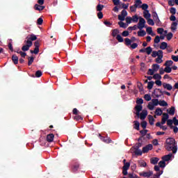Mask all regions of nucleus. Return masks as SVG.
<instances>
[{
  "label": "nucleus",
  "mask_w": 178,
  "mask_h": 178,
  "mask_svg": "<svg viewBox=\"0 0 178 178\" xmlns=\"http://www.w3.org/2000/svg\"><path fill=\"white\" fill-rule=\"evenodd\" d=\"M116 40H118V42H123L124 41L123 38L120 35H117Z\"/></svg>",
  "instance_id": "nucleus-49"
},
{
  "label": "nucleus",
  "mask_w": 178,
  "mask_h": 178,
  "mask_svg": "<svg viewBox=\"0 0 178 178\" xmlns=\"http://www.w3.org/2000/svg\"><path fill=\"white\" fill-rule=\"evenodd\" d=\"M162 113H163V111H162V109L161 108H157L156 109V111H155V114L157 115V116H161L162 115Z\"/></svg>",
  "instance_id": "nucleus-24"
},
{
  "label": "nucleus",
  "mask_w": 178,
  "mask_h": 178,
  "mask_svg": "<svg viewBox=\"0 0 178 178\" xmlns=\"http://www.w3.org/2000/svg\"><path fill=\"white\" fill-rule=\"evenodd\" d=\"M142 3H143V1H141V0H136V1H135L134 5H135V6H136V8H138V6H140Z\"/></svg>",
  "instance_id": "nucleus-45"
},
{
  "label": "nucleus",
  "mask_w": 178,
  "mask_h": 178,
  "mask_svg": "<svg viewBox=\"0 0 178 178\" xmlns=\"http://www.w3.org/2000/svg\"><path fill=\"white\" fill-rule=\"evenodd\" d=\"M139 165L140 168H145V166H147V163H145L144 161H139Z\"/></svg>",
  "instance_id": "nucleus-50"
},
{
  "label": "nucleus",
  "mask_w": 178,
  "mask_h": 178,
  "mask_svg": "<svg viewBox=\"0 0 178 178\" xmlns=\"http://www.w3.org/2000/svg\"><path fill=\"white\" fill-rule=\"evenodd\" d=\"M154 81H149L147 83V88L148 90H152V87H154Z\"/></svg>",
  "instance_id": "nucleus-38"
},
{
  "label": "nucleus",
  "mask_w": 178,
  "mask_h": 178,
  "mask_svg": "<svg viewBox=\"0 0 178 178\" xmlns=\"http://www.w3.org/2000/svg\"><path fill=\"white\" fill-rule=\"evenodd\" d=\"M153 79H154V80H161V79H162V76L159 74H155L153 76Z\"/></svg>",
  "instance_id": "nucleus-43"
},
{
  "label": "nucleus",
  "mask_w": 178,
  "mask_h": 178,
  "mask_svg": "<svg viewBox=\"0 0 178 178\" xmlns=\"http://www.w3.org/2000/svg\"><path fill=\"white\" fill-rule=\"evenodd\" d=\"M134 128L136 129V130H140V122L138 121H134Z\"/></svg>",
  "instance_id": "nucleus-30"
},
{
  "label": "nucleus",
  "mask_w": 178,
  "mask_h": 178,
  "mask_svg": "<svg viewBox=\"0 0 178 178\" xmlns=\"http://www.w3.org/2000/svg\"><path fill=\"white\" fill-rule=\"evenodd\" d=\"M152 148H153L152 145L149 144L143 148L142 152L143 154H145V153L148 152V151H151V149H152Z\"/></svg>",
  "instance_id": "nucleus-9"
},
{
  "label": "nucleus",
  "mask_w": 178,
  "mask_h": 178,
  "mask_svg": "<svg viewBox=\"0 0 178 178\" xmlns=\"http://www.w3.org/2000/svg\"><path fill=\"white\" fill-rule=\"evenodd\" d=\"M147 23L149 24V26H154L155 22H154V20L151 18L147 19Z\"/></svg>",
  "instance_id": "nucleus-47"
},
{
  "label": "nucleus",
  "mask_w": 178,
  "mask_h": 178,
  "mask_svg": "<svg viewBox=\"0 0 178 178\" xmlns=\"http://www.w3.org/2000/svg\"><path fill=\"white\" fill-rule=\"evenodd\" d=\"M168 119H169V115L166 113H163V117L161 119V124H165Z\"/></svg>",
  "instance_id": "nucleus-12"
},
{
  "label": "nucleus",
  "mask_w": 178,
  "mask_h": 178,
  "mask_svg": "<svg viewBox=\"0 0 178 178\" xmlns=\"http://www.w3.org/2000/svg\"><path fill=\"white\" fill-rule=\"evenodd\" d=\"M163 87L165 90H168V91L172 90V88H173V86H172V85H170L169 83H163Z\"/></svg>",
  "instance_id": "nucleus-15"
},
{
  "label": "nucleus",
  "mask_w": 178,
  "mask_h": 178,
  "mask_svg": "<svg viewBox=\"0 0 178 178\" xmlns=\"http://www.w3.org/2000/svg\"><path fill=\"white\" fill-rule=\"evenodd\" d=\"M104 8H105L104 5L98 4L96 7V10L97 12H102V9H104Z\"/></svg>",
  "instance_id": "nucleus-25"
},
{
  "label": "nucleus",
  "mask_w": 178,
  "mask_h": 178,
  "mask_svg": "<svg viewBox=\"0 0 178 178\" xmlns=\"http://www.w3.org/2000/svg\"><path fill=\"white\" fill-rule=\"evenodd\" d=\"M12 60H13L14 65H17V63H19V57H17V56H16V55H13Z\"/></svg>",
  "instance_id": "nucleus-17"
},
{
  "label": "nucleus",
  "mask_w": 178,
  "mask_h": 178,
  "mask_svg": "<svg viewBox=\"0 0 178 178\" xmlns=\"http://www.w3.org/2000/svg\"><path fill=\"white\" fill-rule=\"evenodd\" d=\"M35 77H41L42 76V72L41 70H38L35 74Z\"/></svg>",
  "instance_id": "nucleus-53"
},
{
  "label": "nucleus",
  "mask_w": 178,
  "mask_h": 178,
  "mask_svg": "<svg viewBox=\"0 0 178 178\" xmlns=\"http://www.w3.org/2000/svg\"><path fill=\"white\" fill-rule=\"evenodd\" d=\"M159 54L160 55L156 58V63H162V62H163L162 60V58H163V51L162 50H159Z\"/></svg>",
  "instance_id": "nucleus-8"
},
{
  "label": "nucleus",
  "mask_w": 178,
  "mask_h": 178,
  "mask_svg": "<svg viewBox=\"0 0 178 178\" xmlns=\"http://www.w3.org/2000/svg\"><path fill=\"white\" fill-rule=\"evenodd\" d=\"M28 60V66H31V65H33V62H34V57H29Z\"/></svg>",
  "instance_id": "nucleus-33"
},
{
  "label": "nucleus",
  "mask_w": 178,
  "mask_h": 178,
  "mask_svg": "<svg viewBox=\"0 0 178 178\" xmlns=\"http://www.w3.org/2000/svg\"><path fill=\"white\" fill-rule=\"evenodd\" d=\"M136 104L138 105H143V104H144V100L142 98H138L136 100Z\"/></svg>",
  "instance_id": "nucleus-46"
},
{
  "label": "nucleus",
  "mask_w": 178,
  "mask_h": 178,
  "mask_svg": "<svg viewBox=\"0 0 178 178\" xmlns=\"http://www.w3.org/2000/svg\"><path fill=\"white\" fill-rule=\"evenodd\" d=\"M171 30L172 31H176L177 30V22H174L171 24Z\"/></svg>",
  "instance_id": "nucleus-22"
},
{
  "label": "nucleus",
  "mask_w": 178,
  "mask_h": 178,
  "mask_svg": "<svg viewBox=\"0 0 178 178\" xmlns=\"http://www.w3.org/2000/svg\"><path fill=\"white\" fill-rule=\"evenodd\" d=\"M25 42L26 44L24 45L22 48V51H24V52L29 51L30 49V47H31V45H33V42H31V40H25Z\"/></svg>",
  "instance_id": "nucleus-4"
},
{
  "label": "nucleus",
  "mask_w": 178,
  "mask_h": 178,
  "mask_svg": "<svg viewBox=\"0 0 178 178\" xmlns=\"http://www.w3.org/2000/svg\"><path fill=\"white\" fill-rule=\"evenodd\" d=\"M138 19H140V17L137 15H134L131 17V20L134 23H137V22H138Z\"/></svg>",
  "instance_id": "nucleus-39"
},
{
  "label": "nucleus",
  "mask_w": 178,
  "mask_h": 178,
  "mask_svg": "<svg viewBox=\"0 0 178 178\" xmlns=\"http://www.w3.org/2000/svg\"><path fill=\"white\" fill-rule=\"evenodd\" d=\"M118 24L122 29H127V27L129 26V24L123 22L122 21L119 22Z\"/></svg>",
  "instance_id": "nucleus-19"
},
{
  "label": "nucleus",
  "mask_w": 178,
  "mask_h": 178,
  "mask_svg": "<svg viewBox=\"0 0 178 178\" xmlns=\"http://www.w3.org/2000/svg\"><path fill=\"white\" fill-rule=\"evenodd\" d=\"M159 166L160 168H165L166 166V162L162 159V161H159Z\"/></svg>",
  "instance_id": "nucleus-34"
},
{
  "label": "nucleus",
  "mask_w": 178,
  "mask_h": 178,
  "mask_svg": "<svg viewBox=\"0 0 178 178\" xmlns=\"http://www.w3.org/2000/svg\"><path fill=\"white\" fill-rule=\"evenodd\" d=\"M151 52H152V48L151 47H147L146 48V53L147 55H151Z\"/></svg>",
  "instance_id": "nucleus-52"
},
{
  "label": "nucleus",
  "mask_w": 178,
  "mask_h": 178,
  "mask_svg": "<svg viewBox=\"0 0 178 178\" xmlns=\"http://www.w3.org/2000/svg\"><path fill=\"white\" fill-rule=\"evenodd\" d=\"M135 109L136 111V116H140V112H141L143 111V106L141 105H137L136 106H135Z\"/></svg>",
  "instance_id": "nucleus-13"
},
{
  "label": "nucleus",
  "mask_w": 178,
  "mask_h": 178,
  "mask_svg": "<svg viewBox=\"0 0 178 178\" xmlns=\"http://www.w3.org/2000/svg\"><path fill=\"white\" fill-rule=\"evenodd\" d=\"M172 59L174 62H178V56H172Z\"/></svg>",
  "instance_id": "nucleus-64"
},
{
  "label": "nucleus",
  "mask_w": 178,
  "mask_h": 178,
  "mask_svg": "<svg viewBox=\"0 0 178 178\" xmlns=\"http://www.w3.org/2000/svg\"><path fill=\"white\" fill-rule=\"evenodd\" d=\"M145 27V19L141 17H139V22L138 24V29L141 30Z\"/></svg>",
  "instance_id": "nucleus-5"
},
{
  "label": "nucleus",
  "mask_w": 178,
  "mask_h": 178,
  "mask_svg": "<svg viewBox=\"0 0 178 178\" xmlns=\"http://www.w3.org/2000/svg\"><path fill=\"white\" fill-rule=\"evenodd\" d=\"M151 102L154 106H158L159 105V100L158 99H152Z\"/></svg>",
  "instance_id": "nucleus-28"
},
{
  "label": "nucleus",
  "mask_w": 178,
  "mask_h": 178,
  "mask_svg": "<svg viewBox=\"0 0 178 178\" xmlns=\"http://www.w3.org/2000/svg\"><path fill=\"white\" fill-rule=\"evenodd\" d=\"M147 108L149 111H154L155 106L150 102L147 105Z\"/></svg>",
  "instance_id": "nucleus-36"
},
{
  "label": "nucleus",
  "mask_w": 178,
  "mask_h": 178,
  "mask_svg": "<svg viewBox=\"0 0 178 178\" xmlns=\"http://www.w3.org/2000/svg\"><path fill=\"white\" fill-rule=\"evenodd\" d=\"M158 91L159 92L160 94H166L168 97H170V92H162L161 89H156L154 90V92H153L154 95L155 96L156 98H159L161 97V95H158Z\"/></svg>",
  "instance_id": "nucleus-2"
},
{
  "label": "nucleus",
  "mask_w": 178,
  "mask_h": 178,
  "mask_svg": "<svg viewBox=\"0 0 178 178\" xmlns=\"http://www.w3.org/2000/svg\"><path fill=\"white\" fill-rule=\"evenodd\" d=\"M152 175H154V172L151 170L143 171V172H140L139 173V175L141 176L142 177H147V178L151 177V176H152Z\"/></svg>",
  "instance_id": "nucleus-3"
},
{
  "label": "nucleus",
  "mask_w": 178,
  "mask_h": 178,
  "mask_svg": "<svg viewBox=\"0 0 178 178\" xmlns=\"http://www.w3.org/2000/svg\"><path fill=\"white\" fill-rule=\"evenodd\" d=\"M99 137L100 138V140L102 141H103V143H106V144H109V143H111V138L108 137V136H101V134H99Z\"/></svg>",
  "instance_id": "nucleus-7"
},
{
  "label": "nucleus",
  "mask_w": 178,
  "mask_h": 178,
  "mask_svg": "<svg viewBox=\"0 0 178 178\" xmlns=\"http://www.w3.org/2000/svg\"><path fill=\"white\" fill-rule=\"evenodd\" d=\"M146 31L147 33V34L150 35V34H152V27H147L146 29Z\"/></svg>",
  "instance_id": "nucleus-58"
},
{
  "label": "nucleus",
  "mask_w": 178,
  "mask_h": 178,
  "mask_svg": "<svg viewBox=\"0 0 178 178\" xmlns=\"http://www.w3.org/2000/svg\"><path fill=\"white\" fill-rule=\"evenodd\" d=\"M8 48L10 51H12V52H13V46L12 44V40H8Z\"/></svg>",
  "instance_id": "nucleus-44"
},
{
  "label": "nucleus",
  "mask_w": 178,
  "mask_h": 178,
  "mask_svg": "<svg viewBox=\"0 0 178 178\" xmlns=\"http://www.w3.org/2000/svg\"><path fill=\"white\" fill-rule=\"evenodd\" d=\"M171 38H173V33H169L168 34H167V40H168V41H170Z\"/></svg>",
  "instance_id": "nucleus-63"
},
{
  "label": "nucleus",
  "mask_w": 178,
  "mask_h": 178,
  "mask_svg": "<svg viewBox=\"0 0 178 178\" xmlns=\"http://www.w3.org/2000/svg\"><path fill=\"white\" fill-rule=\"evenodd\" d=\"M143 16L146 20L151 18V14L148 10H146L143 12Z\"/></svg>",
  "instance_id": "nucleus-16"
},
{
  "label": "nucleus",
  "mask_w": 178,
  "mask_h": 178,
  "mask_svg": "<svg viewBox=\"0 0 178 178\" xmlns=\"http://www.w3.org/2000/svg\"><path fill=\"white\" fill-rule=\"evenodd\" d=\"M172 158H173V154L170 153L167 155L163 156L162 157V160L165 162H168V161H170V159H172Z\"/></svg>",
  "instance_id": "nucleus-10"
},
{
  "label": "nucleus",
  "mask_w": 178,
  "mask_h": 178,
  "mask_svg": "<svg viewBox=\"0 0 178 178\" xmlns=\"http://www.w3.org/2000/svg\"><path fill=\"white\" fill-rule=\"evenodd\" d=\"M130 168V163H124V166L122 167V169H127L129 170Z\"/></svg>",
  "instance_id": "nucleus-54"
},
{
  "label": "nucleus",
  "mask_w": 178,
  "mask_h": 178,
  "mask_svg": "<svg viewBox=\"0 0 178 178\" xmlns=\"http://www.w3.org/2000/svg\"><path fill=\"white\" fill-rule=\"evenodd\" d=\"M113 2L115 6H119V8H120L122 5V2H120V0H113Z\"/></svg>",
  "instance_id": "nucleus-32"
},
{
  "label": "nucleus",
  "mask_w": 178,
  "mask_h": 178,
  "mask_svg": "<svg viewBox=\"0 0 178 178\" xmlns=\"http://www.w3.org/2000/svg\"><path fill=\"white\" fill-rule=\"evenodd\" d=\"M130 10L131 12H136L137 10V7L135 5L131 6Z\"/></svg>",
  "instance_id": "nucleus-59"
},
{
  "label": "nucleus",
  "mask_w": 178,
  "mask_h": 178,
  "mask_svg": "<svg viewBox=\"0 0 178 178\" xmlns=\"http://www.w3.org/2000/svg\"><path fill=\"white\" fill-rule=\"evenodd\" d=\"M172 65H173V61L172 60H167L165 63V66L170 67V66H172Z\"/></svg>",
  "instance_id": "nucleus-42"
},
{
  "label": "nucleus",
  "mask_w": 178,
  "mask_h": 178,
  "mask_svg": "<svg viewBox=\"0 0 178 178\" xmlns=\"http://www.w3.org/2000/svg\"><path fill=\"white\" fill-rule=\"evenodd\" d=\"M148 115V111L147 110H143L140 114H139L140 119L144 120Z\"/></svg>",
  "instance_id": "nucleus-11"
},
{
  "label": "nucleus",
  "mask_w": 178,
  "mask_h": 178,
  "mask_svg": "<svg viewBox=\"0 0 178 178\" xmlns=\"http://www.w3.org/2000/svg\"><path fill=\"white\" fill-rule=\"evenodd\" d=\"M134 154L135 155H143V150L141 151V149L134 147Z\"/></svg>",
  "instance_id": "nucleus-23"
},
{
  "label": "nucleus",
  "mask_w": 178,
  "mask_h": 178,
  "mask_svg": "<svg viewBox=\"0 0 178 178\" xmlns=\"http://www.w3.org/2000/svg\"><path fill=\"white\" fill-rule=\"evenodd\" d=\"M175 107L174 106L171 107L170 108V111H168L169 115H170L171 116H173V115H175Z\"/></svg>",
  "instance_id": "nucleus-41"
},
{
  "label": "nucleus",
  "mask_w": 178,
  "mask_h": 178,
  "mask_svg": "<svg viewBox=\"0 0 178 178\" xmlns=\"http://www.w3.org/2000/svg\"><path fill=\"white\" fill-rule=\"evenodd\" d=\"M161 55V53H159V50L158 51H153L152 54V58H156V56H159Z\"/></svg>",
  "instance_id": "nucleus-29"
},
{
  "label": "nucleus",
  "mask_w": 178,
  "mask_h": 178,
  "mask_svg": "<svg viewBox=\"0 0 178 178\" xmlns=\"http://www.w3.org/2000/svg\"><path fill=\"white\" fill-rule=\"evenodd\" d=\"M172 123H174L175 126H178V120L176 118V117L173 118Z\"/></svg>",
  "instance_id": "nucleus-62"
},
{
  "label": "nucleus",
  "mask_w": 178,
  "mask_h": 178,
  "mask_svg": "<svg viewBox=\"0 0 178 178\" xmlns=\"http://www.w3.org/2000/svg\"><path fill=\"white\" fill-rule=\"evenodd\" d=\"M149 119V123L151 126H154V122H155V119H154V117L151 115H148Z\"/></svg>",
  "instance_id": "nucleus-20"
},
{
  "label": "nucleus",
  "mask_w": 178,
  "mask_h": 178,
  "mask_svg": "<svg viewBox=\"0 0 178 178\" xmlns=\"http://www.w3.org/2000/svg\"><path fill=\"white\" fill-rule=\"evenodd\" d=\"M170 13H172V15H176V8L175 7H172L170 9Z\"/></svg>",
  "instance_id": "nucleus-61"
},
{
  "label": "nucleus",
  "mask_w": 178,
  "mask_h": 178,
  "mask_svg": "<svg viewBox=\"0 0 178 178\" xmlns=\"http://www.w3.org/2000/svg\"><path fill=\"white\" fill-rule=\"evenodd\" d=\"M127 16V11L126 10H122L121 12V15H118V20H120V22H124Z\"/></svg>",
  "instance_id": "nucleus-6"
},
{
  "label": "nucleus",
  "mask_w": 178,
  "mask_h": 178,
  "mask_svg": "<svg viewBox=\"0 0 178 178\" xmlns=\"http://www.w3.org/2000/svg\"><path fill=\"white\" fill-rule=\"evenodd\" d=\"M54 138H55V135H54V134H50L47 136V141L48 143H52L54 141Z\"/></svg>",
  "instance_id": "nucleus-14"
},
{
  "label": "nucleus",
  "mask_w": 178,
  "mask_h": 178,
  "mask_svg": "<svg viewBox=\"0 0 178 178\" xmlns=\"http://www.w3.org/2000/svg\"><path fill=\"white\" fill-rule=\"evenodd\" d=\"M165 148L167 151H172V154H176V152H177V144H176V140L173 138H167Z\"/></svg>",
  "instance_id": "nucleus-1"
},
{
  "label": "nucleus",
  "mask_w": 178,
  "mask_h": 178,
  "mask_svg": "<svg viewBox=\"0 0 178 178\" xmlns=\"http://www.w3.org/2000/svg\"><path fill=\"white\" fill-rule=\"evenodd\" d=\"M35 9L36 10H39V11L44 10V9H45V6H40V5H38V4H35Z\"/></svg>",
  "instance_id": "nucleus-21"
},
{
  "label": "nucleus",
  "mask_w": 178,
  "mask_h": 178,
  "mask_svg": "<svg viewBox=\"0 0 178 178\" xmlns=\"http://www.w3.org/2000/svg\"><path fill=\"white\" fill-rule=\"evenodd\" d=\"M159 161V159H158L157 157H153L150 159V163L152 165H156V163H158Z\"/></svg>",
  "instance_id": "nucleus-18"
},
{
  "label": "nucleus",
  "mask_w": 178,
  "mask_h": 178,
  "mask_svg": "<svg viewBox=\"0 0 178 178\" xmlns=\"http://www.w3.org/2000/svg\"><path fill=\"white\" fill-rule=\"evenodd\" d=\"M40 52V49L35 47L34 50H31V54H35V55H37Z\"/></svg>",
  "instance_id": "nucleus-48"
},
{
  "label": "nucleus",
  "mask_w": 178,
  "mask_h": 178,
  "mask_svg": "<svg viewBox=\"0 0 178 178\" xmlns=\"http://www.w3.org/2000/svg\"><path fill=\"white\" fill-rule=\"evenodd\" d=\"M168 48V43L166 42H161L160 49H166Z\"/></svg>",
  "instance_id": "nucleus-26"
},
{
  "label": "nucleus",
  "mask_w": 178,
  "mask_h": 178,
  "mask_svg": "<svg viewBox=\"0 0 178 178\" xmlns=\"http://www.w3.org/2000/svg\"><path fill=\"white\" fill-rule=\"evenodd\" d=\"M140 8H142L143 10H147V9H148V4L143 3Z\"/></svg>",
  "instance_id": "nucleus-57"
},
{
  "label": "nucleus",
  "mask_w": 178,
  "mask_h": 178,
  "mask_svg": "<svg viewBox=\"0 0 178 178\" xmlns=\"http://www.w3.org/2000/svg\"><path fill=\"white\" fill-rule=\"evenodd\" d=\"M164 72H165V73H170L172 72V68L170 67H166L164 69Z\"/></svg>",
  "instance_id": "nucleus-60"
},
{
  "label": "nucleus",
  "mask_w": 178,
  "mask_h": 178,
  "mask_svg": "<svg viewBox=\"0 0 178 178\" xmlns=\"http://www.w3.org/2000/svg\"><path fill=\"white\" fill-rule=\"evenodd\" d=\"M144 99H145V101H151V99H152V98L151 97V95L149 94H146L144 95Z\"/></svg>",
  "instance_id": "nucleus-40"
},
{
  "label": "nucleus",
  "mask_w": 178,
  "mask_h": 178,
  "mask_svg": "<svg viewBox=\"0 0 178 178\" xmlns=\"http://www.w3.org/2000/svg\"><path fill=\"white\" fill-rule=\"evenodd\" d=\"M125 45H131V40H130L129 38H125Z\"/></svg>",
  "instance_id": "nucleus-55"
},
{
  "label": "nucleus",
  "mask_w": 178,
  "mask_h": 178,
  "mask_svg": "<svg viewBox=\"0 0 178 178\" xmlns=\"http://www.w3.org/2000/svg\"><path fill=\"white\" fill-rule=\"evenodd\" d=\"M37 40V36L34 34L31 35L30 38H28L27 41H35Z\"/></svg>",
  "instance_id": "nucleus-37"
},
{
  "label": "nucleus",
  "mask_w": 178,
  "mask_h": 178,
  "mask_svg": "<svg viewBox=\"0 0 178 178\" xmlns=\"http://www.w3.org/2000/svg\"><path fill=\"white\" fill-rule=\"evenodd\" d=\"M146 34H147V33L144 30H141L140 31H138V37H144V35H145Z\"/></svg>",
  "instance_id": "nucleus-31"
},
{
  "label": "nucleus",
  "mask_w": 178,
  "mask_h": 178,
  "mask_svg": "<svg viewBox=\"0 0 178 178\" xmlns=\"http://www.w3.org/2000/svg\"><path fill=\"white\" fill-rule=\"evenodd\" d=\"M159 65L158 64H153L152 65V70L154 71V72H158V70H159Z\"/></svg>",
  "instance_id": "nucleus-35"
},
{
  "label": "nucleus",
  "mask_w": 178,
  "mask_h": 178,
  "mask_svg": "<svg viewBox=\"0 0 178 178\" xmlns=\"http://www.w3.org/2000/svg\"><path fill=\"white\" fill-rule=\"evenodd\" d=\"M160 42H161V38L159 37V35H156L154 38V43L159 44Z\"/></svg>",
  "instance_id": "nucleus-51"
},
{
  "label": "nucleus",
  "mask_w": 178,
  "mask_h": 178,
  "mask_svg": "<svg viewBox=\"0 0 178 178\" xmlns=\"http://www.w3.org/2000/svg\"><path fill=\"white\" fill-rule=\"evenodd\" d=\"M159 105H160V106H168V102L165 100H160L159 101Z\"/></svg>",
  "instance_id": "nucleus-27"
},
{
  "label": "nucleus",
  "mask_w": 178,
  "mask_h": 178,
  "mask_svg": "<svg viewBox=\"0 0 178 178\" xmlns=\"http://www.w3.org/2000/svg\"><path fill=\"white\" fill-rule=\"evenodd\" d=\"M125 20L127 22V24H130L131 22H133L131 19V17H127Z\"/></svg>",
  "instance_id": "nucleus-56"
}]
</instances>
